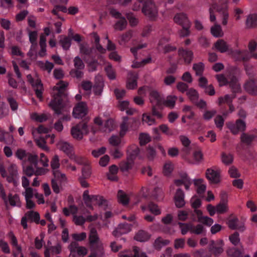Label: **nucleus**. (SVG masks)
<instances>
[{"instance_id":"obj_23","label":"nucleus","mask_w":257,"mask_h":257,"mask_svg":"<svg viewBox=\"0 0 257 257\" xmlns=\"http://www.w3.org/2000/svg\"><path fill=\"white\" fill-rule=\"evenodd\" d=\"M8 199L10 204L12 206L17 205L19 207L21 206V201L18 194H16L13 195L11 193L8 195Z\"/></svg>"},{"instance_id":"obj_14","label":"nucleus","mask_w":257,"mask_h":257,"mask_svg":"<svg viewBox=\"0 0 257 257\" xmlns=\"http://www.w3.org/2000/svg\"><path fill=\"white\" fill-rule=\"evenodd\" d=\"M178 54L183 58L186 64L189 65L191 63L193 58V53L191 50L179 48Z\"/></svg>"},{"instance_id":"obj_33","label":"nucleus","mask_w":257,"mask_h":257,"mask_svg":"<svg viewBox=\"0 0 257 257\" xmlns=\"http://www.w3.org/2000/svg\"><path fill=\"white\" fill-rule=\"evenodd\" d=\"M210 31L212 35L215 37H221L223 36L222 29L219 25H215L211 28Z\"/></svg>"},{"instance_id":"obj_46","label":"nucleus","mask_w":257,"mask_h":257,"mask_svg":"<svg viewBox=\"0 0 257 257\" xmlns=\"http://www.w3.org/2000/svg\"><path fill=\"white\" fill-rule=\"evenodd\" d=\"M105 71L108 77L111 80L114 79L116 77L115 73L112 68V66L110 64H109L105 68Z\"/></svg>"},{"instance_id":"obj_15","label":"nucleus","mask_w":257,"mask_h":257,"mask_svg":"<svg viewBox=\"0 0 257 257\" xmlns=\"http://www.w3.org/2000/svg\"><path fill=\"white\" fill-rule=\"evenodd\" d=\"M81 123H78L73 126L71 130V134L74 139L81 140L83 139V134L80 130Z\"/></svg>"},{"instance_id":"obj_2","label":"nucleus","mask_w":257,"mask_h":257,"mask_svg":"<svg viewBox=\"0 0 257 257\" xmlns=\"http://www.w3.org/2000/svg\"><path fill=\"white\" fill-rule=\"evenodd\" d=\"M8 175L5 168L3 163H0V174L3 178H6L9 183H13L15 186H17V178L18 172L17 166L14 164H12L8 168Z\"/></svg>"},{"instance_id":"obj_30","label":"nucleus","mask_w":257,"mask_h":257,"mask_svg":"<svg viewBox=\"0 0 257 257\" xmlns=\"http://www.w3.org/2000/svg\"><path fill=\"white\" fill-rule=\"evenodd\" d=\"M127 24V21L124 17L120 18V20L114 25V29L116 30L122 31L126 28Z\"/></svg>"},{"instance_id":"obj_54","label":"nucleus","mask_w":257,"mask_h":257,"mask_svg":"<svg viewBox=\"0 0 257 257\" xmlns=\"http://www.w3.org/2000/svg\"><path fill=\"white\" fill-rule=\"evenodd\" d=\"M148 154L147 158L150 161H153L156 156L155 149L152 146H149L147 149Z\"/></svg>"},{"instance_id":"obj_11","label":"nucleus","mask_w":257,"mask_h":257,"mask_svg":"<svg viewBox=\"0 0 257 257\" xmlns=\"http://www.w3.org/2000/svg\"><path fill=\"white\" fill-rule=\"evenodd\" d=\"M174 19L175 22L181 25L182 27L183 26L186 28L190 27L191 23L186 14L183 13L177 14L175 15Z\"/></svg>"},{"instance_id":"obj_48","label":"nucleus","mask_w":257,"mask_h":257,"mask_svg":"<svg viewBox=\"0 0 257 257\" xmlns=\"http://www.w3.org/2000/svg\"><path fill=\"white\" fill-rule=\"evenodd\" d=\"M243 52L240 50H233V49L230 50V53H229L228 55H231L235 61H241V55L243 54Z\"/></svg>"},{"instance_id":"obj_25","label":"nucleus","mask_w":257,"mask_h":257,"mask_svg":"<svg viewBox=\"0 0 257 257\" xmlns=\"http://www.w3.org/2000/svg\"><path fill=\"white\" fill-rule=\"evenodd\" d=\"M99 239V238L98 236L96 230L94 228H92L89 235V241L90 246L94 245V244L97 243Z\"/></svg>"},{"instance_id":"obj_43","label":"nucleus","mask_w":257,"mask_h":257,"mask_svg":"<svg viewBox=\"0 0 257 257\" xmlns=\"http://www.w3.org/2000/svg\"><path fill=\"white\" fill-rule=\"evenodd\" d=\"M83 200L86 206L91 210H93V207L91 204L90 198L88 194V190H85L83 194Z\"/></svg>"},{"instance_id":"obj_8","label":"nucleus","mask_w":257,"mask_h":257,"mask_svg":"<svg viewBox=\"0 0 257 257\" xmlns=\"http://www.w3.org/2000/svg\"><path fill=\"white\" fill-rule=\"evenodd\" d=\"M132 225L127 223H120L112 232L113 235L118 237L121 235L126 233L131 230Z\"/></svg>"},{"instance_id":"obj_37","label":"nucleus","mask_w":257,"mask_h":257,"mask_svg":"<svg viewBox=\"0 0 257 257\" xmlns=\"http://www.w3.org/2000/svg\"><path fill=\"white\" fill-rule=\"evenodd\" d=\"M186 94L189 96L190 100L193 103H195L199 98V94L197 91L193 88L189 89Z\"/></svg>"},{"instance_id":"obj_64","label":"nucleus","mask_w":257,"mask_h":257,"mask_svg":"<svg viewBox=\"0 0 257 257\" xmlns=\"http://www.w3.org/2000/svg\"><path fill=\"white\" fill-rule=\"evenodd\" d=\"M73 238L77 241H80L84 240L86 237V234L85 232H82L80 234L74 233L72 235Z\"/></svg>"},{"instance_id":"obj_18","label":"nucleus","mask_w":257,"mask_h":257,"mask_svg":"<svg viewBox=\"0 0 257 257\" xmlns=\"http://www.w3.org/2000/svg\"><path fill=\"white\" fill-rule=\"evenodd\" d=\"M151 235L143 230H139L135 235L134 238L140 242H145L150 238Z\"/></svg>"},{"instance_id":"obj_13","label":"nucleus","mask_w":257,"mask_h":257,"mask_svg":"<svg viewBox=\"0 0 257 257\" xmlns=\"http://www.w3.org/2000/svg\"><path fill=\"white\" fill-rule=\"evenodd\" d=\"M214 47L217 51L220 53L228 52L229 53L230 52V50L232 49L229 47V46L223 39L218 40L214 44Z\"/></svg>"},{"instance_id":"obj_40","label":"nucleus","mask_w":257,"mask_h":257,"mask_svg":"<svg viewBox=\"0 0 257 257\" xmlns=\"http://www.w3.org/2000/svg\"><path fill=\"white\" fill-rule=\"evenodd\" d=\"M73 62L75 68V69H83L85 67V65L83 60L79 56H76L74 58Z\"/></svg>"},{"instance_id":"obj_52","label":"nucleus","mask_w":257,"mask_h":257,"mask_svg":"<svg viewBox=\"0 0 257 257\" xmlns=\"http://www.w3.org/2000/svg\"><path fill=\"white\" fill-rule=\"evenodd\" d=\"M125 16L127 19L128 20L129 23L132 27H135L137 26L138 23V21L135 17L133 13H126Z\"/></svg>"},{"instance_id":"obj_12","label":"nucleus","mask_w":257,"mask_h":257,"mask_svg":"<svg viewBox=\"0 0 257 257\" xmlns=\"http://www.w3.org/2000/svg\"><path fill=\"white\" fill-rule=\"evenodd\" d=\"M246 92L252 95H257V82L253 79H250L246 81L244 85Z\"/></svg>"},{"instance_id":"obj_24","label":"nucleus","mask_w":257,"mask_h":257,"mask_svg":"<svg viewBox=\"0 0 257 257\" xmlns=\"http://www.w3.org/2000/svg\"><path fill=\"white\" fill-rule=\"evenodd\" d=\"M91 251L94 252L96 256L102 257L104 255V249L101 244H96L90 247Z\"/></svg>"},{"instance_id":"obj_19","label":"nucleus","mask_w":257,"mask_h":257,"mask_svg":"<svg viewBox=\"0 0 257 257\" xmlns=\"http://www.w3.org/2000/svg\"><path fill=\"white\" fill-rule=\"evenodd\" d=\"M246 25L248 28H253L257 26V14L249 15L246 20Z\"/></svg>"},{"instance_id":"obj_34","label":"nucleus","mask_w":257,"mask_h":257,"mask_svg":"<svg viewBox=\"0 0 257 257\" xmlns=\"http://www.w3.org/2000/svg\"><path fill=\"white\" fill-rule=\"evenodd\" d=\"M24 173L28 177H31L34 174L36 176L41 175V173L39 172L38 170L35 171L32 165H29L24 169Z\"/></svg>"},{"instance_id":"obj_7","label":"nucleus","mask_w":257,"mask_h":257,"mask_svg":"<svg viewBox=\"0 0 257 257\" xmlns=\"http://www.w3.org/2000/svg\"><path fill=\"white\" fill-rule=\"evenodd\" d=\"M88 112L86 103L85 102H80L77 103L74 108L73 116L76 118H82L85 116Z\"/></svg>"},{"instance_id":"obj_47","label":"nucleus","mask_w":257,"mask_h":257,"mask_svg":"<svg viewBox=\"0 0 257 257\" xmlns=\"http://www.w3.org/2000/svg\"><path fill=\"white\" fill-rule=\"evenodd\" d=\"M29 40L32 45V47H36L37 46V39L38 33L37 31H30L29 33Z\"/></svg>"},{"instance_id":"obj_58","label":"nucleus","mask_w":257,"mask_h":257,"mask_svg":"<svg viewBox=\"0 0 257 257\" xmlns=\"http://www.w3.org/2000/svg\"><path fill=\"white\" fill-rule=\"evenodd\" d=\"M229 240L234 245H236L240 241L239 233L238 232H235L229 236Z\"/></svg>"},{"instance_id":"obj_28","label":"nucleus","mask_w":257,"mask_h":257,"mask_svg":"<svg viewBox=\"0 0 257 257\" xmlns=\"http://www.w3.org/2000/svg\"><path fill=\"white\" fill-rule=\"evenodd\" d=\"M53 174L54 176V178L57 181H59L60 185L61 186V184L63 182H65L67 180L66 177L64 174L61 173L59 170H54L53 171Z\"/></svg>"},{"instance_id":"obj_16","label":"nucleus","mask_w":257,"mask_h":257,"mask_svg":"<svg viewBox=\"0 0 257 257\" xmlns=\"http://www.w3.org/2000/svg\"><path fill=\"white\" fill-rule=\"evenodd\" d=\"M150 95L156 100V106L162 109V105L164 104L165 98L156 90L152 91L150 93Z\"/></svg>"},{"instance_id":"obj_26","label":"nucleus","mask_w":257,"mask_h":257,"mask_svg":"<svg viewBox=\"0 0 257 257\" xmlns=\"http://www.w3.org/2000/svg\"><path fill=\"white\" fill-rule=\"evenodd\" d=\"M170 243L169 240H162L161 237H158L154 243V246L155 248L158 250H160L162 246L168 245Z\"/></svg>"},{"instance_id":"obj_1","label":"nucleus","mask_w":257,"mask_h":257,"mask_svg":"<svg viewBox=\"0 0 257 257\" xmlns=\"http://www.w3.org/2000/svg\"><path fill=\"white\" fill-rule=\"evenodd\" d=\"M226 124L233 135L237 134L239 132H242L240 138L241 143L246 145L247 146L251 145L255 138V136L254 135H249L244 133L246 130V123L244 121L241 119H238L236 120L235 123L228 122Z\"/></svg>"},{"instance_id":"obj_10","label":"nucleus","mask_w":257,"mask_h":257,"mask_svg":"<svg viewBox=\"0 0 257 257\" xmlns=\"http://www.w3.org/2000/svg\"><path fill=\"white\" fill-rule=\"evenodd\" d=\"M184 196V193L181 188H179L176 190L174 197V200L177 208H180L185 206V201Z\"/></svg>"},{"instance_id":"obj_9","label":"nucleus","mask_w":257,"mask_h":257,"mask_svg":"<svg viewBox=\"0 0 257 257\" xmlns=\"http://www.w3.org/2000/svg\"><path fill=\"white\" fill-rule=\"evenodd\" d=\"M205 176L206 178L213 184H218L220 182L219 171H215L211 168L207 169L206 171Z\"/></svg>"},{"instance_id":"obj_62","label":"nucleus","mask_w":257,"mask_h":257,"mask_svg":"<svg viewBox=\"0 0 257 257\" xmlns=\"http://www.w3.org/2000/svg\"><path fill=\"white\" fill-rule=\"evenodd\" d=\"M216 113L217 111L215 110L206 111L203 114V118L205 120H209L214 116Z\"/></svg>"},{"instance_id":"obj_63","label":"nucleus","mask_w":257,"mask_h":257,"mask_svg":"<svg viewBox=\"0 0 257 257\" xmlns=\"http://www.w3.org/2000/svg\"><path fill=\"white\" fill-rule=\"evenodd\" d=\"M223 3L221 5V6H219L218 8H217L216 11L219 13H221L222 14V15L223 16V13H225V12H227V9H228V7H227V0H223Z\"/></svg>"},{"instance_id":"obj_38","label":"nucleus","mask_w":257,"mask_h":257,"mask_svg":"<svg viewBox=\"0 0 257 257\" xmlns=\"http://www.w3.org/2000/svg\"><path fill=\"white\" fill-rule=\"evenodd\" d=\"M61 150L67 156L73 152V147L67 142H62L61 144Z\"/></svg>"},{"instance_id":"obj_55","label":"nucleus","mask_w":257,"mask_h":257,"mask_svg":"<svg viewBox=\"0 0 257 257\" xmlns=\"http://www.w3.org/2000/svg\"><path fill=\"white\" fill-rule=\"evenodd\" d=\"M228 173L231 178H239L241 174L238 172V171L236 168L234 166H232L228 171Z\"/></svg>"},{"instance_id":"obj_36","label":"nucleus","mask_w":257,"mask_h":257,"mask_svg":"<svg viewBox=\"0 0 257 257\" xmlns=\"http://www.w3.org/2000/svg\"><path fill=\"white\" fill-rule=\"evenodd\" d=\"M178 224L181 229V233L183 235L185 234L188 231L192 230L193 225L191 223H185L179 222Z\"/></svg>"},{"instance_id":"obj_45","label":"nucleus","mask_w":257,"mask_h":257,"mask_svg":"<svg viewBox=\"0 0 257 257\" xmlns=\"http://www.w3.org/2000/svg\"><path fill=\"white\" fill-rule=\"evenodd\" d=\"M31 118L39 122H43L48 119L47 115L44 114L38 115L37 113H34L31 115Z\"/></svg>"},{"instance_id":"obj_53","label":"nucleus","mask_w":257,"mask_h":257,"mask_svg":"<svg viewBox=\"0 0 257 257\" xmlns=\"http://www.w3.org/2000/svg\"><path fill=\"white\" fill-rule=\"evenodd\" d=\"M150 211L156 215L161 214V210L158 206L153 202H151L148 205Z\"/></svg>"},{"instance_id":"obj_17","label":"nucleus","mask_w":257,"mask_h":257,"mask_svg":"<svg viewBox=\"0 0 257 257\" xmlns=\"http://www.w3.org/2000/svg\"><path fill=\"white\" fill-rule=\"evenodd\" d=\"M130 74L131 76L127 79L126 87L129 89H134L137 87L138 75H134L133 73H130Z\"/></svg>"},{"instance_id":"obj_4","label":"nucleus","mask_w":257,"mask_h":257,"mask_svg":"<svg viewBox=\"0 0 257 257\" xmlns=\"http://www.w3.org/2000/svg\"><path fill=\"white\" fill-rule=\"evenodd\" d=\"M142 11L151 21H155L158 17V9L152 0H147L145 2Z\"/></svg>"},{"instance_id":"obj_3","label":"nucleus","mask_w":257,"mask_h":257,"mask_svg":"<svg viewBox=\"0 0 257 257\" xmlns=\"http://www.w3.org/2000/svg\"><path fill=\"white\" fill-rule=\"evenodd\" d=\"M57 91V93L54 95L53 99L51 100L48 105L55 111L56 114L60 115L62 113L61 110L65 107L62 97H67L68 94L64 93L63 90Z\"/></svg>"},{"instance_id":"obj_57","label":"nucleus","mask_w":257,"mask_h":257,"mask_svg":"<svg viewBox=\"0 0 257 257\" xmlns=\"http://www.w3.org/2000/svg\"><path fill=\"white\" fill-rule=\"evenodd\" d=\"M198 221L207 226H211L213 223V220L208 216L200 217L198 218Z\"/></svg>"},{"instance_id":"obj_35","label":"nucleus","mask_w":257,"mask_h":257,"mask_svg":"<svg viewBox=\"0 0 257 257\" xmlns=\"http://www.w3.org/2000/svg\"><path fill=\"white\" fill-rule=\"evenodd\" d=\"M193 69L195 71L196 75L202 76L204 70V65L202 62L195 63L193 64Z\"/></svg>"},{"instance_id":"obj_61","label":"nucleus","mask_w":257,"mask_h":257,"mask_svg":"<svg viewBox=\"0 0 257 257\" xmlns=\"http://www.w3.org/2000/svg\"><path fill=\"white\" fill-rule=\"evenodd\" d=\"M224 120L220 115H217L214 119L215 123L218 128H222L224 124Z\"/></svg>"},{"instance_id":"obj_6","label":"nucleus","mask_w":257,"mask_h":257,"mask_svg":"<svg viewBox=\"0 0 257 257\" xmlns=\"http://www.w3.org/2000/svg\"><path fill=\"white\" fill-rule=\"evenodd\" d=\"M223 245L224 242L222 239H219L216 241L211 240L208 246V249L214 256H219L224 251Z\"/></svg>"},{"instance_id":"obj_5","label":"nucleus","mask_w":257,"mask_h":257,"mask_svg":"<svg viewBox=\"0 0 257 257\" xmlns=\"http://www.w3.org/2000/svg\"><path fill=\"white\" fill-rule=\"evenodd\" d=\"M40 216L39 212L31 210L27 212L25 215L22 218L21 224L24 229L28 228L27 221L30 220L31 222H34L36 224H39L40 222Z\"/></svg>"},{"instance_id":"obj_50","label":"nucleus","mask_w":257,"mask_h":257,"mask_svg":"<svg viewBox=\"0 0 257 257\" xmlns=\"http://www.w3.org/2000/svg\"><path fill=\"white\" fill-rule=\"evenodd\" d=\"M35 142L39 148L45 151H49V148L46 145V141L44 138L41 137L40 139H35Z\"/></svg>"},{"instance_id":"obj_60","label":"nucleus","mask_w":257,"mask_h":257,"mask_svg":"<svg viewBox=\"0 0 257 257\" xmlns=\"http://www.w3.org/2000/svg\"><path fill=\"white\" fill-rule=\"evenodd\" d=\"M106 150V148L104 147H102L101 148L98 149V150H94L92 151V155L95 158H98L100 155L104 154Z\"/></svg>"},{"instance_id":"obj_27","label":"nucleus","mask_w":257,"mask_h":257,"mask_svg":"<svg viewBox=\"0 0 257 257\" xmlns=\"http://www.w3.org/2000/svg\"><path fill=\"white\" fill-rule=\"evenodd\" d=\"M139 140L140 146H143L151 141V138L148 134L141 133L139 135Z\"/></svg>"},{"instance_id":"obj_29","label":"nucleus","mask_w":257,"mask_h":257,"mask_svg":"<svg viewBox=\"0 0 257 257\" xmlns=\"http://www.w3.org/2000/svg\"><path fill=\"white\" fill-rule=\"evenodd\" d=\"M128 117L124 116L122 117V121L120 125V131L119 133V136L121 137H123L125 134L126 132L128 130V126L127 125V122L128 120Z\"/></svg>"},{"instance_id":"obj_32","label":"nucleus","mask_w":257,"mask_h":257,"mask_svg":"<svg viewBox=\"0 0 257 257\" xmlns=\"http://www.w3.org/2000/svg\"><path fill=\"white\" fill-rule=\"evenodd\" d=\"M177 99V98L176 96L169 95L167 96L166 100L164 99L163 105L172 108L175 106Z\"/></svg>"},{"instance_id":"obj_22","label":"nucleus","mask_w":257,"mask_h":257,"mask_svg":"<svg viewBox=\"0 0 257 257\" xmlns=\"http://www.w3.org/2000/svg\"><path fill=\"white\" fill-rule=\"evenodd\" d=\"M79 46L81 54L91 57V54L94 49L93 47H90L87 43L80 44Z\"/></svg>"},{"instance_id":"obj_20","label":"nucleus","mask_w":257,"mask_h":257,"mask_svg":"<svg viewBox=\"0 0 257 257\" xmlns=\"http://www.w3.org/2000/svg\"><path fill=\"white\" fill-rule=\"evenodd\" d=\"M117 197L118 202L124 206L127 205L129 203V198L122 190H119L117 192Z\"/></svg>"},{"instance_id":"obj_44","label":"nucleus","mask_w":257,"mask_h":257,"mask_svg":"<svg viewBox=\"0 0 257 257\" xmlns=\"http://www.w3.org/2000/svg\"><path fill=\"white\" fill-rule=\"evenodd\" d=\"M228 210L227 204L219 202L216 206V211L218 214H222L227 212Z\"/></svg>"},{"instance_id":"obj_39","label":"nucleus","mask_w":257,"mask_h":257,"mask_svg":"<svg viewBox=\"0 0 257 257\" xmlns=\"http://www.w3.org/2000/svg\"><path fill=\"white\" fill-rule=\"evenodd\" d=\"M59 43L61 45L63 49L67 50L71 46V39L68 37H65L63 39L59 41Z\"/></svg>"},{"instance_id":"obj_56","label":"nucleus","mask_w":257,"mask_h":257,"mask_svg":"<svg viewBox=\"0 0 257 257\" xmlns=\"http://www.w3.org/2000/svg\"><path fill=\"white\" fill-rule=\"evenodd\" d=\"M227 253L230 257H242L241 251L236 248H233L227 251Z\"/></svg>"},{"instance_id":"obj_49","label":"nucleus","mask_w":257,"mask_h":257,"mask_svg":"<svg viewBox=\"0 0 257 257\" xmlns=\"http://www.w3.org/2000/svg\"><path fill=\"white\" fill-rule=\"evenodd\" d=\"M91 174L90 167L86 164L82 169V176L81 177L88 179L91 176Z\"/></svg>"},{"instance_id":"obj_21","label":"nucleus","mask_w":257,"mask_h":257,"mask_svg":"<svg viewBox=\"0 0 257 257\" xmlns=\"http://www.w3.org/2000/svg\"><path fill=\"white\" fill-rule=\"evenodd\" d=\"M140 153V149L138 147H135V148L132 151L127 153L126 160L134 164V161L139 156Z\"/></svg>"},{"instance_id":"obj_51","label":"nucleus","mask_w":257,"mask_h":257,"mask_svg":"<svg viewBox=\"0 0 257 257\" xmlns=\"http://www.w3.org/2000/svg\"><path fill=\"white\" fill-rule=\"evenodd\" d=\"M133 163L126 160V162H122L120 164L119 168L121 172L127 171L133 167Z\"/></svg>"},{"instance_id":"obj_59","label":"nucleus","mask_w":257,"mask_h":257,"mask_svg":"<svg viewBox=\"0 0 257 257\" xmlns=\"http://www.w3.org/2000/svg\"><path fill=\"white\" fill-rule=\"evenodd\" d=\"M60 166V163H59V157L58 155H55L51 162V167L53 170H55L56 169H57Z\"/></svg>"},{"instance_id":"obj_42","label":"nucleus","mask_w":257,"mask_h":257,"mask_svg":"<svg viewBox=\"0 0 257 257\" xmlns=\"http://www.w3.org/2000/svg\"><path fill=\"white\" fill-rule=\"evenodd\" d=\"M221 158L222 162L226 165L231 164L233 162V157L230 154L227 155L225 153H222Z\"/></svg>"},{"instance_id":"obj_41","label":"nucleus","mask_w":257,"mask_h":257,"mask_svg":"<svg viewBox=\"0 0 257 257\" xmlns=\"http://www.w3.org/2000/svg\"><path fill=\"white\" fill-rule=\"evenodd\" d=\"M173 171V164L171 162H168L164 164L163 167V174L165 176H169Z\"/></svg>"},{"instance_id":"obj_31","label":"nucleus","mask_w":257,"mask_h":257,"mask_svg":"<svg viewBox=\"0 0 257 257\" xmlns=\"http://www.w3.org/2000/svg\"><path fill=\"white\" fill-rule=\"evenodd\" d=\"M92 60L91 61H88L85 58V57H83V60L88 64V66L90 68V69L89 71H94L96 70L97 66L99 64L98 61L94 58L93 57H91Z\"/></svg>"}]
</instances>
